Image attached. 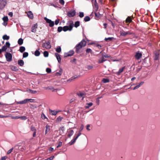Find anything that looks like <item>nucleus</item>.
<instances>
[{"instance_id": "obj_1", "label": "nucleus", "mask_w": 160, "mask_h": 160, "mask_svg": "<svg viewBox=\"0 0 160 160\" xmlns=\"http://www.w3.org/2000/svg\"><path fill=\"white\" fill-rule=\"evenodd\" d=\"M86 44V42L83 39L75 47L76 52L77 53L82 52V48L84 47Z\"/></svg>"}, {"instance_id": "obj_2", "label": "nucleus", "mask_w": 160, "mask_h": 160, "mask_svg": "<svg viewBox=\"0 0 160 160\" xmlns=\"http://www.w3.org/2000/svg\"><path fill=\"white\" fill-rule=\"evenodd\" d=\"M133 34V32L131 31L125 32L123 30H122L120 31V35L123 37H125L127 35H131Z\"/></svg>"}, {"instance_id": "obj_3", "label": "nucleus", "mask_w": 160, "mask_h": 160, "mask_svg": "<svg viewBox=\"0 0 160 160\" xmlns=\"http://www.w3.org/2000/svg\"><path fill=\"white\" fill-rule=\"evenodd\" d=\"M73 26L74 24L72 22L70 23L68 26H66L62 27L63 30L64 32H66L68 30L69 31H71L72 30Z\"/></svg>"}, {"instance_id": "obj_4", "label": "nucleus", "mask_w": 160, "mask_h": 160, "mask_svg": "<svg viewBox=\"0 0 160 160\" xmlns=\"http://www.w3.org/2000/svg\"><path fill=\"white\" fill-rule=\"evenodd\" d=\"M5 57L6 60L8 62H10L12 60V54L8 52H6L5 54Z\"/></svg>"}, {"instance_id": "obj_5", "label": "nucleus", "mask_w": 160, "mask_h": 160, "mask_svg": "<svg viewBox=\"0 0 160 160\" xmlns=\"http://www.w3.org/2000/svg\"><path fill=\"white\" fill-rule=\"evenodd\" d=\"M42 47L43 48H46L47 49H50L51 47L50 42L48 41L47 42L43 43L42 45Z\"/></svg>"}, {"instance_id": "obj_6", "label": "nucleus", "mask_w": 160, "mask_h": 160, "mask_svg": "<svg viewBox=\"0 0 160 160\" xmlns=\"http://www.w3.org/2000/svg\"><path fill=\"white\" fill-rule=\"evenodd\" d=\"M10 46V43L8 42H6L5 45L2 48V52H6L8 48H9Z\"/></svg>"}, {"instance_id": "obj_7", "label": "nucleus", "mask_w": 160, "mask_h": 160, "mask_svg": "<svg viewBox=\"0 0 160 160\" xmlns=\"http://www.w3.org/2000/svg\"><path fill=\"white\" fill-rule=\"evenodd\" d=\"M44 19L46 21L47 23L49 24V26L50 27H52L54 25V22L51 20L47 18L46 17L44 18Z\"/></svg>"}, {"instance_id": "obj_8", "label": "nucleus", "mask_w": 160, "mask_h": 160, "mask_svg": "<svg viewBox=\"0 0 160 160\" xmlns=\"http://www.w3.org/2000/svg\"><path fill=\"white\" fill-rule=\"evenodd\" d=\"M7 4L6 0H0V9L3 8Z\"/></svg>"}, {"instance_id": "obj_9", "label": "nucleus", "mask_w": 160, "mask_h": 160, "mask_svg": "<svg viewBox=\"0 0 160 160\" xmlns=\"http://www.w3.org/2000/svg\"><path fill=\"white\" fill-rule=\"evenodd\" d=\"M159 51H156L154 52V60H158L159 59Z\"/></svg>"}, {"instance_id": "obj_10", "label": "nucleus", "mask_w": 160, "mask_h": 160, "mask_svg": "<svg viewBox=\"0 0 160 160\" xmlns=\"http://www.w3.org/2000/svg\"><path fill=\"white\" fill-rule=\"evenodd\" d=\"M142 56V53L139 51H138L136 52L135 57L136 59L138 60L141 58Z\"/></svg>"}, {"instance_id": "obj_11", "label": "nucleus", "mask_w": 160, "mask_h": 160, "mask_svg": "<svg viewBox=\"0 0 160 160\" xmlns=\"http://www.w3.org/2000/svg\"><path fill=\"white\" fill-rule=\"evenodd\" d=\"M76 12L75 10L70 11L68 13V16L69 17H74L75 15Z\"/></svg>"}, {"instance_id": "obj_12", "label": "nucleus", "mask_w": 160, "mask_h": 160, "mask_svg": "<svg viewBox=\"0 0 160 160\" xmlns=\"http://www.w3.org/2000/svg\"><path fill=\"white\" fill-rule=\"evenodd\" d=\"M74 54V52L73 50H71L68 52L67 53L65 54L64 57H70L72 56Z\"/></svg>"}, {"instance_id": "obj_13", "label": "nucleus", "mask_w": 160, "mask_h": 160, "mask_svg": "<svg viewBox=\"0 0 160 160\" xmlns=\"http://www.w3.org/2000/svg\"><path fill=\"white\" fill-rule=\"evenodd\" d=\"M142 64L145 67H148L150 65V61L149 60H147L145 59L142 63Z\"/></svg>"}, {"instance_id": "obj_14", "label": "nucleus", "mask_w": 160, "mask_h": 160, "mask_svg": "<svg viewBox=\"0 0 160 160\" xmlns=\"http://www.w3.org/2000/svg\"><path fill=\"white\" fill-rule=\"evenodd\" d=\"M38 27V24L37 23L34 24L32 27L31 31L32 32H36L37 31V28Z\"/></svg>"}, {"instance_id": "obj_15", "label": "nucleus", "mask_w": 160, "mask_h": 160, "mask_svg": "<svg viewBox=\"0 0 160 160\" xmlns=\"http://www.w3.org/2000/svg\"><path fill=\"white\" fill-rule=\"evenodd\" d=\"M28 18L31 19H32L33 18V14L31 11H29L27 12H26Z\"/></svg>"}, {"instance_id": "obj_16", "label": "nucleus", "mask_w": 160, "mask_h": 160, "mask_svg": "<svg viewBox=\"0 0 160 160\" xmlns=\"http://www.w3.org/2000/svg\"><path fill=\"white\" fill-rule=\"evenodd\" d=\"M55 55L57 59L58 62L59 63H60L61 62V58L60 57V55L57 53H55Z\"/></svg>"}, {"instance_id": "obj_17", "label": "nucleus", "mask_w": 160, "mask_h": 160, "mask_svg": "<svg viewBox=\"0 0 160 160\" xmlns=\"http://www.w3.org/2000/svg\"><path fill=\"white\" fill-rule=\"evenodd\" d=\"M97 11H95L94 12L95 14V18H101L102 16V14H101L99 13V12H97ZM97 18H96V19H97Z\"/></svg>"}, {"instance_id": "obj_18", "label": "nucleus", "mask_w": 160, "mask_h": 160, "mask_svg": "<svg viewBox=\"0 0 160 160\" xmlns=\"http://www.w3.org/2000/svg\"><path fill=\"white\" fill-rule=\"evenodd\" d=\"M78 136H76V137L74 138V139H73L71 141L69 142V144L70 145H71L74 143L75 142H76V141L77 139V138H78Z\"/></svg>"}, {"instance_id": "obj_19", "label": "nucleus", "mask_w": 160, "mask_h": 160, "mask_svg": "<svg viewBox=\"0 0 160 160\" xmlns=\"http://www.w3.org/2000/svg\"><path fill=\"white\" fill-rule=\"evenodd\" d=\"M27 99H24L23 100L20 101L19 102H16L17 104H24L27 103Z\"/></svg>"}, {"instance_id": "obj_20", "label": "nucleus", "mask_w": 160, "mask_h": 160, "mask_svg": "<svg viewBox=\"0 0 160 160\" xmlns=\"http://www.w3.org/2000/svg\"><path fill=\"white\" fill-rule=\"evenodd\" d=\"M84 126L82 124L81 127H80L79 130L78 132V134L77 135V136H78V137H79L80 135L81 134V132L82 131V130H83V128Z\"/></svg>"}, {"instance_id": "obj_21", "label": "nucleus", "mask_w": 160, "mask_h": 160, "mask_svg": "<svg viewBox=\"0 0 160 160\" xmlns=\"http://www.w3.org/2000/svg\"><path fill=\"white\" fill-rule=\"evenodd\" d=\"M94 8L96 10V11H97L98 8V6L96 0H94Z\"/></svg>"}, {"instance_id": "obj_22", "label": "nucleus", "mask_w": 160, "mask_h": 160, "mask_svg": "<svg viewBox=\"0 0 160 160\" xmlns=\"http://www.w3.org/2000/svg\"><path fill=\"white\" fill-rule=\"evenodd\" d=\"M106 61V59H105L103 57H102V58L99 59H98V63H101L104 61Z\"/></svg>"}, {"instance_id": "obj_23", "label": "nucleus", "mask_w": 160, "mask_h": 160, "mask_svg": "<svg viewBox=\"0 0 160 160\" xmlns=\"http://www.w3.org/2000/svg\"><path fill=\"white\" fill-rule=\"evenodd\" d=\"M125 68V67H123L122 68H120L118 72H116V74L118 75H119L121 73H122Z\"/></svg>"}, {"instance_id": "obj_24", "label": "nucleus", "mask_w": 160, "mask_h": 160, "mask_svg": "<svg viewBox=\"0 0 160 160\" xmlns=\"http://www.w3.org/2000/svg\"><path fill=\"white\" fill-rule=\"evenodd\" d=\"M50 130V125H47L46 126L45 134H46Z\"/></svg>"}, {"instance_id": "obj_25", "label": "nucleus", "mask_w": 160, "mask_h": 160, "mask_svg": "<svg viewBox=\"0 0 160 160\" xmlns=\"http://www.w3.org/2000/svg\"><path fill=\"white\" fill-rule=\"evenodd\" d=\"M18 64L19 66H22L24 64V62L22 60H19L18 61Z\"/></svg>"}, {"instance_id": "obj_26", "label": "nucleus", "mask_w": 160, "mask_h": 160, "mask_svg": "<svg viewBox=\"0 0 160 160\" xmlns=\"http://www.w3.org/2000/svg\"><path fill=\"white\" fill-rule=\"evenodd\" d=\"M77 95L78 96L82 97V98H83V97L85 96V94L84 93L81 92H79L77 93Z\"/></svg>"}, {"instance_id": "obj_27", "label": "nucleus", "mask_w": 160, "mask_h": 160, "mask_svg": "<svg viewBox=\"0 0 160 160\" xmlns=\"http://www.w3.org/2000/svg\"><path fill=\"white\" fill-rule=\"evenodd\" d=\"M62 72V69L60 68L59 71L58 72H57L55 73L56 76H60L61 75Z\"/></svg>"}, {"instance_id": "obj_28", "label": "nucleus", "mask_w": 160, "mask_h": 160, "mask_svg": "<svg viewBox=\"0 0 160 160\" xmlns=\"http://www.w3.org/2000/svg\"><path fill=\"white\" fill-rule=\"evenodd\" d=\"M74 133V131L73 130H70L68 132V138H70L73 134Z\"/></svg>"}, {"instance_id": "obj_29", "label": "nucleus", "mask_w": 160, "mask_h": 160, "mask_svg": "<svg viewBox=\"0 0 160 160\" xmlns=\"http://www.w3.org/2000/svg\"><path fill=\"white\" fill-rule=\"evenodd\" d=\"M132 22V20L130 17L128 16L126 18L125 22L126 23H130Z\"/></svg>"}, {"instance_id": "obj_30", "label": "nucleus", "mask_w": 160, "mask_h": 160, "mask_svg": "<svg viewBox=\"0 0 160 160\" xmlns=\"http://www.w3.org/2000/svg\"><path fill=\"white\" fill-rule=\"evenodd\" d=\"M143 82H140L138 85H136L134 88L133 89L135 90L136 89L138 88L141 86V85H142L144 83Z\"/></svg>"}, {"instance_id": "obj_31", "label": "nucleus", "mask_w": 160, "mask_h": 160, "mask_svg": "<svg viewBox=\"0 0 160 160\" xmlns=\"http://www.w3.org/2000/svg\"><path fill=\"white\" fill-rule=\"evenodd\" d=\"M143 82H140L138 85H136L134 88L133 89L135 90L136 89L138 88L141 86V85H142L144 83Z\"/></svg>"}, {"instance_id": "obj_32", "label": "nucleus", "mask_w": 160, "mask_h": 160, "mask_svg": "<svg viewBox=\"0 0 160 160\" xmlns=\"http://www.w3.org/2000/svg\"><path fill=\"white\" fill-rule=\"evenodd\" d=\"M2 38L4 40H8L9 39L10 37L5 34L3 36Z\"/></svg>"}, {"instance_id": "obj_33", "label": "nucleus", "mask_w": 160, "mask_h": 160, "mask_svg": "<svg viewBox=\"0 0 160 160\" xmlns=\"http://www.w3.org/2000/svg\"><path fill=\"white\" fill-rule=\"evenodd\" d=\"M93 103L92 102H89L85 106L86 108H88L91 106H92Z\"/></svg>"}, {"instance_id": "obj_34", "label": "nucleus", "mask_w": 160, "mask_h": 160, "mask_svg": "<svg viewBox=\"0 0 160 160\" xmlns=\"http://www.w3.org/2000/svg\"><path fill=\"white\" fill-rule=\"evenodd\" d=\"M113 39V37H109L108 38H105L104 40L106 42H108L109 41H112Z\"/></svg>"}, {"instance_id": "obj_35", "label": "nucleus", "mask_w": 160, "mask_h": 160, "mask_svg": "<svg viewBox=\"0 0 160 160\" xmlns=\"http://www.w3.org/2000/svg\"><path fill=\"white\" fill-rule=\"evenodd\" d=\"M25 50V48L23 46H21L19 48V51L22 53L24 52Z\"/></svg>"}, {"instance_id": "obj_36", "label": "nucleus", "mask_w": 160, "mask_h": 160, "mask_svg": "<svg viewBox=\"0 0 160 160\" xmlns=\"http://www.w3.org/2000/svg\"><path fill=\"white\" fill-rule=\"evenodd\" d=\"M23 40L22 38H19L18 41V43L19 45H21L23 44Z\"/></svg>"}, {"instance_id": "obj_37", "label": "nucleus", "mask_w": 160, "mask_h": 160, "mask_svg": "<svg viewBox=\"0 0 160 160\" xmlns=\"http://www.w3.org/2000/svg\"><path fill=\"white\" fill-rule=\"evenodd\" d=\"M102 81L104 83H106L109 82V79H108V78H103L102 79Z\"/></svg>"}, {"instance_id": "obj_38", "label": "nucleus", "mask_w": 160, "mask_h": 160, "mask_svg": "<svg viewBox=\"0 0 160 160\" xmlns=\"http://www.w3.org/2000/svg\"><path fill=\"white\" fill-rule=\"evenodd\" d=\"M80 25V22L78 21H76L75 22L74 26V27L77 28Z\"/></svg>"}, {"instance_id": "obj_39", "label": "nucleus", "mask_w": 160, "mask_h": 160, "mask_svg": "<svg viewBox=\"0 0 160 160\" xmlns=\"http://www.w3.org/2000/svg\"><path fill=\"white\" fill-rule=\"evenodd\" d=\"M2 20L4 22H7L8 21V19L7 16L4 17L2 18Z\"/></svg>"}, {"instance_id": "obj_40", "label": "nucleus", "mask_w": 160, "mask_h": 160, "mask_svg": "<svg viewBox=\"0 0 160 160\" xmlns=\"http://www.w3.org/2000/svg\"><path fill=\"white\" fill-rule=\"evenodd\" d=\"M50 111L52 115H55L58 113V112L57 111H53L51 110H50Z\"/></svg>"}, {"instance_id": "obj_41", "label": "nucleus", "mask_w": 160, "mask_h": 160, "mask_svg": "<svg viewBox=\"0 0 160 160\" xmlns=\"http://www.w3.org/2000/svg\"><path fill=\"white\" fill-rule=\"evenodd\" d=\"M11 69L13 71H17L18 70V68L16 66H12L11 67Z\"/></svg>"}, {"instance_id": "obj_42", "label": "nucleus", "mask_w": 160, "mask_h": 160, "mask_svg": "<svg viewBox=\"0 0 160 160\" xmlns=\"http://www.w3.org/2000/svg\"><path fill=\"white\" fill-rule=\"evenodd\" d=\"M90 17L88 16L85 17L84 18V21L85 22H88L90 20Z\"/></svg>"}, {"instance_id": "obj_43", "label": "nucleus", "mask_w": 160, "mask_h": 160, "mask_svg": "<svg viewBox=\"0 0 160 160\" xmlns=\"http://www.w3.org/2000/svg\"><path fill=\"white\" fill-rule=\"evenodd\" d=\"M56 51L58 53H60L61 52V48L60 47L58 46L56 50Z\"/></svg>"}, {"instance_id": "obj_44", "label": "nucleus", "mask_w": 160, "mask_h": 160, "mask_svg": "<svg viewBox=\"0 0 160 160\" xmlns=\"http://www.w3.org/2000/svg\"><path fill=\"white\" fill-rule=\"evenodd\" d=\"M40 54V52L38 50H36L34 52V55L36 56H38Z\"/></svg>"}, {"instance_id": "obj_45", "label": "nucleus", "mask_w": 160, "mask_h": 160, "mask_svg": "<svg viewBox=\"0 0 160 160\" xmlns=\"http://www.w3.org/2000/svg\"><path fill=\"white\" fill-rule=\"evenodd\" d=\"M28 53L27 52H24L23 54V58H25L28 57Z\"/></svg>"}, {"instance_id": "obj_46", "label": "nucleus", "mask_w": 160, "mask_h": 160, "mask_svg": "<svg viewBox=\"0 0 160 160\" xmlns=\"http://www.w3.org/2000/svg\"><path fill=\"white\" fill-rule=\"evenodd\" d=\"M44 56L45 57H47L48 56V53L47 51H45L43 52Z\"/></svg>"}, {"instance_id": "obj_47", "label": "nucleus", "mask_w": 160, "mask_h": 160, "mask_svg": "<svg viewBox=\"0 0 160 160\" xmlns=\"http://www.w3.org/2000/svg\"><path fill=\"white\" fill-rule=\"evenodd\" d=\"M93 67L92 66L88 65L86 67V68L88 69V70H90L92 69Z\"/></svg>"}, {"instance_id": "obj_48", "label": "nucleus", "mask_w": 160, "mask_h": 160, "mask_svg": "<svg viewBox=\"0 0 160 160\" xmlns=\"http://www.w3.org/2000/svg\"><path fill=\"white\" fill-rule=\"evenodd\" d=\"M102 57H103V58H108L110 57V56L109 54H105V55H102Z\"/></svg>"}, {"instance_id": "obj_49", "label": "nucleus", "mask_w": 160, "mask_h": 160, "mask_svg": "<svg viewBox=\"0 0 160 160\" xmlns=\"http://www.w3.org/2000/svg\"><path fill=\"white\" fill-rule=\"evenodd\" d=\"M63 30V28L62 27H59L58 28V32H61Z\"/></svg>"}, {"instance_id": "obj_50", "label": "nucleus", "mask_w": 160, "mask_h": 160, "mask_svg": "<svg viewBox=\"0 0 160 160\" xmlns=\"http://www.w3.org/2000/svg\"><path fill=\"white\" fill-rule=\"evenodd\" d=\"M30 129L32 131H36V129L35 128V127L33 125L31 126Z\"/></svg>"}, {"instance_id": "obj_51", "label": "nucleus", "mask_w": 160, "mask_h": 160, "mask_svg": "<svg viewBox=\"0 0 160 160\" xmlns=\"http://www.w3.org/2000/svg\"><path fill=\"white\" fill-rule=\"evenodd\" d=\"M86 52L87 53H91L92 52V50L90 48H87L86 50Z\"/></svg>"}, {"instance_id": "obj_52", "label": "nucleus", "mask_w": 160, "mask_h": 160, "mask_svg": "<svg viewBox=\"0 0 160 160\" xmlns=\"http://www.w3.org/2000/svg\"><path fill=\"white\" fill-rule=\"evenodd\" d=\"M62 117L59 116L57 118L56 120L57 121L60 122L62 120Z\"/></svg>"}, {"instance_id": "obj_53", "label": "nucleus", "mask_w": 160, "mask_h": 160, "mask_svg": "<svg viewBox=\"0 0 160 160\" xmlns=\"http://www.w3.org/2000/svg\"><path fill=\"white\" fill-rule=\"evenodd\" d=\"M46 71L48 73H50L51 72V69L49 68H47L46 69Z\"/></svg>"}, {"instance_id": "obj_54", "label": "nucleus", "mask_w": 160, "mask_h": 160, "mask_svg": "<svg viewBox=\"0 0 160 160\" xmlns=\"http://www.w3.org/2000/svg\"><path fill=\"white\" fill-rule=\"evenodd\" d=\"M62 142H59L58 143V145L57 147V148H58L60 147L62 145Z\"/></svg>"}, {"instance_id": "obj_55", "label": "nucleus", "mask_w": 160, "mask_h": 160, "mask_svg": "<svg viewBox=\"0 0 160 160\" xmlns=\"http://www.w3.org/2000/svg\"><path fill=\"white\" fill-rule=\"evenodd\" d=\"M75 100H76V99L75 98H72L70 100L69 103H71L75 101Z\"/></svg>"}, {"instance_id": "obj_56", "label": "nucleus", "mask_w": 160, "mask_h": 160, "mask_svg": "<svg viewBox=\"0 0 160 160\" xmlns=\"http://www.w3.org/2000/svg\"><path fill=\"white\" fill-rule=\"evenodd\" d=\"M13 148H12L10 149V150H8L7 152V154H10L12 151Z\"/></svg>"}, {"instance_id": "obj_57", "label": "nucleus", "mask_w": 160, "mask_h": 160, "mask_svg": "<svg viewBox=\"0 0 160 160\" xmlns=\"http://www.w3.org/2000/svg\"><path fill=\"white\" fill-rule=\"evenodd\" d=\"M20 118L22 120H25L27 119V117L25 116H21L20 117Z\"/></svg>"}, {"instance_id": "obj_58", "label": "nucleus", "mask_w": 160, "mask_h": 160, "mask_svg": "<svg viewBox=\"0 0 160 160\" xmlns=\"http://www.w3.org/2000/svg\"><path fill=\"white\" fill-rule=\"evenodd\" d=\"M79 16L80 18H82L84 16V13L83 12H79Z\"/></svg>"}, {"instance_id": "obj_59", "label": "nucleus", "mask_w": 160, "mask_h": 160, "mask_svg": "<svg viewBox=\"0 0 160 160\" xmlns=\"http://www.w3.org/2000/svg\"><path fill=\"white\" fill-rule=\"evenodd\" d=\"M59 2L62 5L64 4V1L63 0H59Z\"/></svg>"}, {"instance_id": "obj_60", "label": "nucleus", "mask_w": 160, "mask_h": 160, "mask_svg": "<svg viewBox=\"0 0 160 160\" xmlns=\"http://www.w3.org/2000/svg\"><path fill=\"white\" fill-rule=\"evenodd\" d=\"M59 21L60 20L58 19L57 20H56L55 22V24L56 25H58V24Z\"/></svg>"}, {"instance_id": "obj_61", "label": "nucleus", "mask_w": 160, "mask_h": 160, "mask_svg": "<svg viewBox=\"0 0 160 160\" xmlns=\"http://www.w3.org/2000/svg\"><path fill=\"white\" fill-rule=\"evenodd\" d=\"M30 92L32 93H35L37 92V91L35 90H30Z\"/></svg>"}, {"instance_id": "obj_62", "label": "nucleus", "mask_w": 160, "mask_h": 160, "mask_svg": "<svg viewBox=\"0 0 160 160\" xmlns=\"http://www.w3.org/2000/svg\"><path fill=\"white\" fill-rule=\"evenodd\" d=\"M7 158H8L7 156H4L2 157L1 158V160H5Z\"/></svg>"}, {"instance_id": "obj_63", "label": "nucleus", "mask_w": 160, "mask_h": 160, "mask_svg": "<svg viewBox=\"0 0 160 160\" xmlns=\"http://www.w3.org/2000/svg\"><path fill=\"white\" fill-rule=\"evenodd\" d=\"M61 130L62 131V133H63L65 131L64 127L63 126L61 127Z\"/></svg>"}, {"instance_id": "obj_64", "label": "nucleus", "mask_w": 160, "mask_h": 160, "mask_svg": "<svg viewBox=\"0 0 160 160\" xmlns=\"http://www.w3.org/2000/svg\"><path fill=\"white\" fill-rule=\"evenodd\" d=\"M90 127V125L89 124H88L87 125L86 127V129L88 131H90V129L89 128Z\"/></svg>"}]
</instances>
